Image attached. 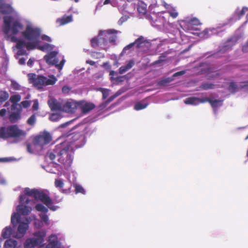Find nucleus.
<instances>
[{"label": "nucleus", "mask_w": 248, "mask_h": 248, "mask_svg": "<svg viewBox=\"0 0 248 248\" xmlns=\"http://www.w3.org/2000/svg\"><path fill=\"white\" fill-rule=\"evenodd\" d=\"M9 93L4 91H0V103H3L9 98Z\"/></svg>", "instance_id": "nucleus-37"}, {"label": "nucleus", "mask_w": 248, "mask_h": 248, "mask_svg": "<svg viewBox=\"0 0 248 248\" xmlns=\"http://www.w3.org/2000/svg\"><path fill=\"white\" fill-rule=\"evenodd\" d=\"M185 73L186 72L185 71H179V72L175 73L173 75V77H178V76H182V75H184V74H185Z\"/></svg>", "instance_id": "nucleus-58"}, {"label": "nucleus", "mask_w": 248, "mask_h": 248, "mask_svg": "<svg viewBox=\"0 0 248 248\" xmlns=\"http://www.w3.org/2000/svg\"><path fill=\"white\" fill-rule=\"evenodd\" d=\"M21 97L18 94H14L11 96L10 98V101L13 103L11 106V110L15 111L16 109L18 106L20 105L17 103L20 101Z\"/></svg>", "instance_id": "nucleus-23"}, {"label": "nucleus", "mask_w": 248, "mask_h": 248, "mask_svg": "<svg viewBox=\"0 0 248 248\" xmlns=\"http://www.w3.org/2000/svg\"><path fill=\"white\" fill-rule=\"evenodd\" d=\"M72 123V121H69L65 124H63L61 125L60 128H66L67 125L70 124Z\"/></svg>", "instance_id": "nucleus-62"}, {"label": "nucleus", "mask_w": 248, "mask_h": 248, "mask_svg": "<svg viewBox=\"0 0 248 248\" xmlns=\"http://www.w3.org/2000/svg\"><path fill=\"white\" fill-rule=\"evenodd\" d=\"M248 11V8L246 7H244L241 10L237 9L235 12V14L238 16V18H236L235 20L240 19L241 17L244 16Z\"/></svg>", "instance_id": "nucleus-33"}, {"label": "nucleus", "mask_w": 248, "mask_h": 248, "mask_svg": "<svg viewBox=\"0 0 248 248\" xmlns=\"http://www.w3.org/2000/svg\"><path fill=\"white\" fill-rule=\"evenodd\" d=\"M182 29L186 32L197 35L199 32L198 26L201 25L200 20L196 17L189 16L179 21Z\"/></svg>", "instance_id": "nucleus-8"}, {"label": "nucleus", "mask_w": 248, "mask_h": 248, "mask_svg": "<svg viewBox=\"0 0 248 248\" xmlns=\"http://www.w3.org/2000/svg\"><path fill=\"white\" fill-rule=\"evenodd\" d=\"M4 248H19L20 246H18L17 242L13 239L7 240L4 245Z\"/></svg>", "instance_id": "nucleus-27"}, {"label": "nucleus", "mask_w": 248, "mask_h": 248, "mask_svg": "<svg viewBox=\"0 0 248 248\" xmlns=\"http://www.w3.org/2000/svg\"><path fill=\"white\" fill-rule=\"evenodd\" d=\"M207 101L208 98L207 97L200 98L196 97H190L186 98L184 100V103L188 105L197 106L200 103L207 102Z\"/></svg>", "instance_id": "nucleus-18"}, {"label": "nucleus", "mask_w": 248, "mask_h": 248, "mask_svg": "<svg viewBox=\"0 0 248 248\" xmlns=\"http://www.w3.org/2000/svg\"><path fill=\"white\" fill-rule=\"evenodd\" d=\"M16 111L12 112L9 116V119L11 122L15 123L20 118L21 110L19 109H16Z\"/></svg>", "instance_id": "nucleus-28"}, {"label": "nucleus", "mask_w": 248, "mask_h": 248, "mask_svg": "<svg viewBox=\"0 0 248 248\" xmlns=\"http://www.w3.org/2000/svg\"><path fill=\"white\" fill-rule=\"evenodd\" d=\"M25 132L19 129L16 125L0 127V138L7 139L9 137L18 138L24 136Z\"/></svg>", "instance_id": "nucleus-9"}, {"label": "nucleus", "mask_w": 248, "mask_h": 248, "mask_svg": "<svg viewBox=\"0 0 248 248\" xmlns=\"http://www.w3.org/2000/svg\"><path fill=\"white\" fill-rule=\"evenodd\" d=\"M227 25V23H221L216 27L208 28L205 29L202 31L197 32V36L202 39H206L213 35L218 34L222 31L221 29Z\"/></svg>", "instance_id": "nucleus-11"}, {"label": "nucleus", "mask_w": 248, "mask_h": 248, "mask_svg": "<svg viewBox=\"0 0 248 248\" xmlns=\"http://www.w3.org/2000/svg\"><path fill=\"white\" fill-rule=\"evenodd\" d=\"M28 77L29 82L33 84L38 89H41L45 86L53 85L57 81L56 78L53 75L46 78L30 73L28 75Z\"/></svg>", "instance_id": "nucleus-7"}, {"label": "nucleus", "mask_w": 248, "mask_h": 248, "mask_svg": "<svg viewBox=\"0 0 248 248\" xmlns=\"http://www.w3.org/2000/svg\"><path fill=\"white\" fill-rule=\"evenodd\" d=\"M155 16L154 23L155 25L158 27H168V26H171L172 24L170 22L169 17L167 13L164 12L157 13L154 15Z\"/></svg>", "instance_id": "nucleus-13"}, {"label": "nucleus", "mask_w": 248, "mask_h": 248, "mask_svg": "<svg viewBox=\"0 0 248 248\" xmlns=\"http://www.w3.org/2000/svg\"><path fill=\"white\" fill-rule=\"evenodd\" d=\"M117 73L114 71H110L109 72V75L110 76V79L111 80L115 79L114 76H117Z\"/></svg>", "instance_id": "nucleus-50"}, {"label": "nucleus", "mask_w": 248, "mask_h": 248, "mask_svg": "<svg viewBox=\"0 0 248 248\" xmlns=\"http://www.w3.org/2000/svg\"><path fill=\"white\" fill-rule=\"evenodd\" d=\"M99 91H101L103 94V99H105L109 95V90L107 89L100 88Z\"/></svg>", "instance_id": "nucleus-44"}, {"label": "nucleus", "mask_w": 248, "mask_h": 248, "mask_svg": "<svg viewBox=\"0 0 248 248\" xmlns=\"http://www.w3.org/2000/svg\"><path fill=\"white\" fill-rule=\"evenodd\" d=\"M32 108L33 110H38L39 108V103L37 99H35L33 100V104Z\"/></svg>", "instance_id": "nucleus-48"}, {"label": "nucleus", "mask_w": 248, "mask_h": 248, "mask_svg": "<svg viewBox=\"0 0 248 248\" xmlns=\"http://www.w3.org/2000/svg\"><path fill=\"white\" fill-rule=\"evenodd\" d=\"M74 187H75V192L76 193H79L82 194H85L86 191L80 185L78 184H74Z\"/></svg>", "instance_id": "nucleus-35"}, {"label": "nucleus", "mask_w": 248, "mask_h": 248, "mask_svg": "<svg viewBox=\"0 0 248 248\" xmlns=\"http://www.w3.org/2000/svg\"><path fill=\"white\" fill-rule=\"evenodd\" d=\"M11 88L15 91H20L22 90V87L16 81L11 80Z\"/></svg>", "instance_id": "nucleus-38"}, {"label": "nucleus", "mask_w": 248, "mask_h": 248, "mask_svg": "<svg viewBox=\"0 0 248 248\" xmlns=\"http://www.w3.org/2000/svg\"><path fill=\"white\" fill-rule=\"evenodd\" d=\"M6 181L4 178L0 174V184H5Z\"/></svg>", "instance_id": "nucleus-63"}, {"label": "nucleus", "mask_w": 248, "mask_h": 248, "mask_svg": "<svg viewBox=\"0 0 248 248\" xmlns=\"http://www.w3.org/2000/svg\"><path fill=\"white\" fill-rule=\"evenodd\" d=\"M198 73L205 74L207 78L213 79L219 76L220 73L218 70H215L212 67L207 63H202L198 68Z\"/></svg>", "instance_id": "nucleus-12"}, {"label": "nucleus", "mask_w": 248, "mask_h": 248, "mask_svg": "<svg viewBox=\"0 0 248 248\" xmlns=\"http://www.w3.org/2000/svg\"><path fill=\"white\" fill-rule=\"evenodd\" d=\"M17 232L18 228L17 229L16 232H14L10 226H7L3 229L1 235L4 238H8L11 235L16 238H21V237H17L14 236V234L17 233Z\"/></svg>", "instance_id": "nucleus-24"}, {"label": "nucleus", "mask_w": 248, "mask_h": 248, "mask_svg": "<svg viewBox=\"0 0 248 248\" xmlns=\"http://www.w3.org/2000/svg\"><path fill=\"white\" fill-rule=\"evenodd\" d=\"M46 231L41 230L33 232V236L27 238L24 243V248H43Z\"/></svg>", "instance_id": "nucleus-6"}, {"label": "nucleus", "mask_w": 248, "mask_h": 248, "mask_svg": "<svg viewBox=\"0 0 248 248\" xmlns=\"http://www.w3.org/2000/svg\"><path fill=\"white\" fill-rule=\"evenodd\" d=\"M40 30H41V29H40ZM42 32V31H41V32ZM40 38L43 40V41H47L48 42H50L51 41V39L50 38V37L46 35H41V33L40 34V37H39V41H40V45H43V44H41V41H40ZM45 43L43 44V45Z\"/></svg>", "instance_id": "nucleus-43"}, {"label": "nucleus", "mask_w": 248, "mask_h": 248, "mask_svg": "<svg viewBox=\"0 0 248 248\" xmlns=\"http://www.w3.org/2000/svg\"><path fill=\"white\" fill-rule=\"evenodd\" d=\"M176 34L177 36L175 38L174 42H177L180 44H184L188 42V37L183 34L180 31L176 30Z\"/></svg>", "instance_id": "nucleus-21"}, {"label": "nucleus", "mask_w": 248, "mask_h": 248, "mask_svg": "<svg viewBox=\"0 0 248 248\" xmlns=\"http://www.w3.org/2000/svg\"><path fill=\"white\" fill-rule=\"evenodd\" d=\"M34 61L35 60L34 59H31V58L27 62L28 66H29L30 67H32L33 64V62H34Z\"/></svg>", "instance_id": "nucleus-55"}, {"label": "nucleus", "mask_w": 248, "mask_h": 248, "mask_svg": "<svg viewBox=\"0 0 248 248\" xmlns=\"http://www.w3.org/2000/svg\"><path fill=\"white\" fill-rule=\"evenodd\" d=\"M110 4L113 7H116L117 6V2L115 0H111V2H110Z\"/></svg>", "instance_id": "nucleus-64"}, {"label": "nucleus", "mask_w": 248, "mask_h": 248, "mask_svg": "<svg viewBox=\"0 0 248 248\" xmlns=\"http://www.w3.org/2000/svg\"><path fill=\"white\" fill-rule=\"evenodd\" d=\"M134 65V61L130 60L128 62V63L125 65L127 69L128 70L131 69Z\"/></svg>", "instance_id": "nucleus-49"}, {"label": "nucleus", "mask_w": 248, "mask_h": 248, "mask_svg": "<svg viewBox=\"0 0 248 248\" xmlns=\"http://www.w3.org/2000/svg\"><path fill=\"white\" fill-rule=\"evenodd\" d=\"M78 107L79 101L72 99L68 100L62 104V111L73 113L78 108Z\"/></svg>", "instance_id": "nucleus-15"}, {"label": "nucleus", "mask_w": 248, "mask_h": 248, "mask_svg": "<svg viewBox=\"0 0 248 248\" xmlns=\"http://www.w3.org/2000/svg\"><path fill=\"white\" fill-rule=\"evenodd\" d=\"M151 43L146 40L143 37L140 36L138 38L134 43H131L124 47L122 52V54L128 53L127 50L133 47H136L139 49V51L148 53V51L151 47Z\"/></svg>", "instance_id": "nucleus-10"}, {"label": "nucleus", "mask_w": 248, "mask_h": 248, "mask_svg": "<svg viewBox=\"0 0 248 248\" xmlns=\"http://www.w3.org/2000/svg\"><path fill=\"white\" fill-rule=\"evenodd\" d=\"M129 18L128 16H124L121 17L120 19L118 21V24L119 25H122V24L127 20L128 18Z\"/></svg>", "instance_id": "nucleus-47"}, {"label": "nucleus", "mask_w": 248, "mask_h": 248, "mask_svg": "<svg viewBox=\"0 0 248 248\" xmlns=\"http://www.w3.org/2000/svg\"><path fill=\"white\" fill-rule=\"evenodd\" d=\"M73 18L71 15L68 16H63L61 18H59L57 20V22L60 24V25H63L72 21Z\"/></svg>", "instance_id": "nucleus-29"}, {"label": "nucleus", "mask_w": 248, "mask_h": 248, "mask_svg": "<svg viewBox=\"0 0 248 248\" xmlns=\"http://www.w3.org/2000/svg\"><path fill=\"white\" fill-rule=\"evenodd\" d=\"M60 234H52L48 237V244L45 248H64Z\"/></svg>", "instance_id": "nucleus-14"}, {"label": "nucleus", "mask_w": 248, "mask_h": 248, "mask_svg": "<svg viewBox=\"0 0 248 248\" xmlns=\"http://www.w3.org/2000/svg\"><path fill=\"white\" fill-rule=\"evenodd\" d=\"M51 140L50 135L47 132H45L41 135L36 136L31 145H27V150L30 153H35L41 151L45 148Z\"/></svg>", "instance_id": "nucleus-5"}, {"label": "nucleus", "mask_w": 248, "mask_h": 248, "mask_svg": "<svg viewBox=\"0 0 248 248\" xmlns=\"http://www.w3.org/2000/svg\"><path fill=\"white\" fill-rule=\"evenodd\" d=\"M36 121V116L32 114L27 120V124L30 125H33L35 124Z\"/></svg>", "instance_id": "nucleus-41"}, {"label": "nucleus", "mask_w": 248, "mask_h": 248, "mask_svg": "<svg viewBox=\"0 0 248 248\" xmlns=\"http://www.w3.org/2000/svg\"><path fill=\"white\" fill-rule=\"evenodd\" d=\"M226 84L222 85V87L228 86L229 90L232 93H234L238 90V86L234 82H226Z\"/></svg>", "instance_id": "nucleus-31"}, {"label": "nucleus", "mask_w": 248, "mask_h": 248, "mask_svg": "<svg viewBox=\"0 0 248 248\" xmlns=\"http://www.w3.org/2000/svg\"><path fill=\"white\" fill-rule=\"evenodd\" d=\"M31 217V220L32 219L34 220V226L35 228H42L44 226V223L40 220L36 218L35 216H34V215L32 216Z\"/></svg>", "instance_id": "nucleus-36"}, {"label": "nucleus", "mask_w": 248, "mask_h": 248, "mask_svg": "<svg viewBox=\"0 0 248 248\" xmlns=\"http://www.w3.org/2000/svg\"><path fill=\"white\" fill-rule=\"evenodd\" d=\"M62 137H65L66 139L56 145L54 148L47 153V155L50 160L58 161L65 170L70 171L75 148L82 147L86 140L83 135L78 133L64 134Z\"/></svg>", "instance_id": "nucleus-3"}, {"label": "nucleus", "mask_w": 248, "mask_h": 248, "mask_svg": "<svg viewBox=\"0 0 248 248\" xmlns=\"http://www.w3.org/2000/svg\"><path fill=\"white\" fill-rule=\"evenodd\" d=\"M94 108L95 105L91 102H87L86 101H79L78 108H79L81 111L84 113L89 112L91 110L93 109Z\"/></svg>", "instance_id": "nucleus-19"}, {"label": "nucleus", "mask_w": 248, "mask_h": 248, "mask_svg": "<svg viewBox=\"0 0 248 248\" xmlns=\"http://www.w3.org/2000/svg\"><path fill=\"white\" fill-rule=\"evenodd\" d=\"M127 71H128V70L127 69V68H126L125 66H121L119 68V73L120 74H123L125 72H126Z\"/></svg>", "instance_id": "nucleus-51"}, {"label": "nucleus", "mask_w": 248, "mask_h": 248, "mask_svg": "<svg viewBox=\"0 0 248 248\" xmlns=\"http://www.w3.org/2000/svg\"><path fill=\"white\" fill-rule=\"evenodd\" d=\"M25 30L21 31L22 39L18 41L16 45L17 48L16 55L27 56L25 48L30 50L37 48L43 51H49L44 56V59L49 65H55V67L61 70L65 62L64 57L58 54L57 48L54 49V46L48 43L40 45L39 37L41 34L40 28L31 22L26 21Z\"/></svg>", "instance_id": "nucleus-1"}, {"label": "nucleus", "mask_w": 248, "mask_h": 248, "mask_svg": "<svg viewBox=\"0 0 248 248\" xmlns=\"http://www.w3.org/2000/svg\"><path fill=\"white\" fill-rule=\"evenodd\" d=\"M19 59L18 63L21 65L24 64L25 63L26 59L23 57L22 58H17Z\"/></svg>", "instance_id": "nucleus-57"}, {"label": "nucleus", "mask_w": 248, "mask_h": 248, "mask_svg": "<svg viewBox=\"0 0 248 248\" xmlns=\"http://www.w3.org/2000/svg\"><path fill=\"white\" fill-rule=\"evenodd\" d=\"M233 46V43L231 41H229L227 42L223 46L222 48H221L219 51L215 55V56H221V55L223 53H225V52L228 51L230 49H231L232 47Z\"/></svg>", "instance_id": "nucleus-26"}, {"label": "nucleus", "mask_w": 248, "mask_h": 248, "mask_svg": "<svg viewBox=\"0 0 248 248\" xmlns=\"http://www.w3.org/2000/svg\"><path fill=\"white\" fill-rule=\"evenodd\" d=\"M138 11L140 14L144 15L147 12V4L142 1H139L138 3Z\"/></svg>", "instance_id": "nucleus-30"}, {"label": "nucleus", "mask_w": 248, "mask_h": 248, "mask_svg": "<svg viewBox=\"0 0 248 248\" xmlns=\"http://www.w3.org/2000/svg\"><path fill=\"white\" fill-rule=\"evenodd\" d=\"M162 5L166 9V12H165L167 13V15L173 19L176 18L178 16L179 13L176 7L167 3L165 1L162 2Z\"/></svg>", "instance_id": "nucleus-17"}, {"label": "nucleus", "mask_w": 248, "mask_h": 248, "mask_svg": "<svg viewBox=\"0 0 248 248\" xmlns=\"http://www.w3.org/2000/svg\"><path fill=\"white\" fill-rule=\"evenodd\" d=\"M35 207L37 211L41 212L39 214L41 221L45 225H48L49 224V218L48 216L46 215L48 211L47 208L41 203L36 204Z\"/></svg>", "instance_id": "nucleus-16"}, {"label": "nucleus", "mask_w": 248, "mask_h": 248, "mask_svg": "<svg viewBox=\"0 0 248 248\" xmlns=\"http://www.w3.org/2000/svg\"><path fill=\"white\" fill-rule=\"evenodd\" d=\"M119 94H116L113 96L110 97L105 102L102 103L100 106V108L101 109L105 108L110 102H111L115 98L118 96Z\"/></svg>", "instance_id": "nucleus-39"}, {"label": "nucleus", "mask_w": 248, "mask_h": 248, "mask_svg": "<svg viewBox=\"0 0 248 248\" xmlns=\"http://www.w3.org/2000/svg\"><path fill=\"white\" fill-rule=\"evenodd\" d=\"M93 56L96 57V58H101L104 57V55L100 53H94Z\"/></svg>", "instance_id": "nucleus-56"}, {"label": "nucleus", "mask_w": 248, "mask_h": 248, "mask_svg": "<svg viewBox=\"0 0 248 248\" xmlns=\"http://www.w3.org/2000/svg\"><path fill=\"white\" fill-rule=\"evenodd\" d=\"M169 82L170 80H169L168 79H165L160 81L159 84V85H163Z\"/></svg>", "instance_id": "nucleus-60"}, {"label": "nucleus", "mask_w": 248, "mask_h": 248, "mask_svg": "<svg viewBox=\"0 0 248 248\" xmlns=\"http://www.w3.org/2000/svg\"><path fill=\"white\" fill-rule=\"evenodd\" d=\"M148 105V104L144 101L137 102L134 106V109L136 110H140L145 108Z\"/></svg>", "instance_id": "nucleus-32"}, {"label": "nucleus", "mask_w": 248, "mask_h": 248, "mask_svg": "<svg viewBox=\"0 0 248 248\" xmlns=\"http://www.w3.org/2000/svg\"><path fill=\"white\" fill-rule=\"evenodd\" d=\"M117 32L118 31L113 30L100 31L98 35L91 40L92 46L94 48L98 47L107 50L110 46L116 44Z\"/></svg>", "instance_id": "nucleus-4"}, {"label": "nucleus", "mask_w": 248, "mask_h": 248, "mask_svg": "<svg viewBox=\"0 0 248 248\" xmlns=\"http://www.w3.org/2000/svg\"><path fill=\"white\" fill-rule=\"evenodd\" d=\"M13 160V159L12 158H8V157L0 158V162H9Z\"/></svg>", "instance_id": "nucleus-54"}, {"label": "nucleus", "mask_w": 248, "mask_h": 248, "mask_svg": "<svg viewBox=\"0 0 248 248\" xmlns=\"http://www.w3.org/2000/svg\"><path fill=\"white\" fill-rule=\"evenodd\" d=\"M55 186L57 188H62L63 186V182L61 179H56L55 180Z\"/></svg>", "instance_id": "nucleus-42"}, {"label": "nucleus", "mask_w": 248, "mask_h": 248, "mask_svg": "<svg viewBox=\"0 0 248 248\" xmlns=\"http://www.w3.org/2000/svg\"><path fill=\"white\" fill-rule=\"evenodd\" d=\"M45 170L48 172L51 173H57L58 172L63 174L66 173L65 170H62L60 165L52 163L45 167Z\"/></svg>", "instance_id": "nucleus-20"}, {"label": "nucleus", "mask_w": 248, "mask_h": 248, "mask_svg": "<svg viewBox=\"0 0 248 248\" xmlns=\"http://www.w3.org/2000/svg\"><path fill=\"white\" fill-rule=\"evenodd\" d=\"M48 104L52 110L62 111V104L57 100L51 98L48 101Z\"/></svg>", "instance_id": "nucleus-22"}, {"label": "nucleus", "mask_w": 248, "mask_h": 248, "mask_svg": "<svg viewBox=\"0 0 248 248\" xmlns=\"http://www.w3.org/2000/svg\"><path fill=\"white\" fill-rule=\"evenodd\" d=\"M216 85L209 82L203 83L202 85V88L204 90H208L210 89H214L215 88Z\"/></svg>", "instance_id": "nucleus-40"}, {"label": "nucleus", "mask_w": 248, "mask_h": 248, "mask_svg": "<svg viewBox=\"0 0 248 248\" xmlns=\"http://www.w3.org/2000/svg\"><path fill=\"white\" fill-rule=\"evenodd\" d=\"M242 50L245 52H248V41L246 43V44L243 46L242 47Z\"/></svg>", "instance_id": "nucleus-59"}, {"label": "nucleus", "mask_w": 248, "mask_h": 248, "mask_svg": "<svg viewBox=\"0 0 248 248\" xmlns=\"http://www.w3.org/2000/svg\"><path fill=\"white\" fill-rule=\"evenodd\" d=\"M241 88H242L244 91L248 92V82L243 83L242 85H240Z\"/></svg>", "instance_id": "nucleus-53"}, {"label": "nucleus", "mask_w": 248, "mask_h": 248, "mask_svg": "<svg viewBox=\"0 0 248 248\" xmlns=\"http://www.w3.org/2000/svg\"><path fill=\"white\" fill-rule=\"evenodd\" d=\"M111 0H105L102 4L101 2L99 3L96 6V10H97L98 9H100L103 5H106L108 4H110Z\"/></svg>", "instance_id": "nucleus-46"}, {"label": "nucleus", "mask_w": 248, "mask_h": 248, "mask_svg": "<svg viewBox=\"0 0 248 248\" xmlns=\"http://www.w3.org/2000/svg\"><path fill=\"white\" fill-rule=\"evenodd\" d=\"M70 90L71 88L67 86H64L62 88V92L64 93H69Z\"/></svg>", "instance_id": "nucleus-52"}, {"label": "nucleus", "mask_w": 248, "mask_h": 248, "mask_svg": "<svg viewBox=\"0 0 248 248\" xmlns=\"http://www.w3.org/2000/svg\"><path fill=\"white\" fill-rule=\"evenodd\" d=\"M23 192L24 194L19 196V204L16 207V212L13 213L11 216V223L14 227L18 224V232L14 234V236L17 237L24 236L31 221V217H21L29 215L32 210L31 206L34 204V201L30 199L28 196H32L36 200L42 202L53 211H55L59 208V206L53 204L52 200L47 191L26 187L24 188Z\"/></svg>", "instance_id": "nucleus-2"}, {"label": "nucleus", "mask_w": 248, "mask_h": 248, "mask_svg": "<svg viewBox=\"0 0 248 248\" xmlns=\"http://www.w3.org/2000/svg\"><path fill=\"white\" fill-rule=\"evenodd\" d=\"M61 112L62 111H58L57 112L51 114L50 116L49 119L51 121H58L62 118V116L61 115Z\"/></svg>", "instance_id": "nucleus-34"}, {"label": "nucleus", "mask_w": 248, "mask_h": 248, "mask_svg": "<svg viewBox=\"0 0 248 248\" xmlns=\"http://www.w3.org/2000/svg\"><path fill=\"white\" fill-rule=\"evenodd\" d=\"M6 113V110L5 108L1 109L0 110V116L3 117L5 115Z\"/></svg>", "instance_id": "nucleus-61"}, {"label": "nucleus", "mask_w": 248, "mask_h": 248, "mask_svg": "<svg viewBox=\"0 0 248 248\" xmlns=\"http://www.w3.org/2000/svg\"><path fill=\"white\" fill-rule=\"evenodd\" d=\"M207 102H209L212 107L215 113H216L217 109L218 107H220L222 105V100L220 99H213L212 98H208Z\"/></svg>", "instance_id": "nucleus-25"}, {"label": "nucleus", "mask_w": 248, "mask_h": 248, "mask_svg": "<svg viewBox=\"0 0 248 248\" xmlns=\"http://www.w3.org/2000/svg\"><path fill=\"white\" fill-rule=\"evenodd\" d=\"M19 105L18 107H20L22 106L23 108H27L30 106L31 102L28 100L23 101Z\"/></svg>", "instance_id": "nucleus-45"}]
</instances>
